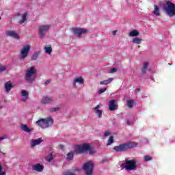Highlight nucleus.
Segmentation results:
<instances>
[{
	"label": "nucleus",
	"instance_id": "7c9ffc66",
	"mask_svg": "<svg viewBox=\"0 0 175 175\" xmlns=\"http://www.w3.org/2000/svg\"><path fill=\"white\" fill-rule=\"evenodd\" d=\"M114 143V139L113 138V136H111L109 139H108V142L107 143V146H110Z\"/></svg>",
	"mask_w": 175,
	"mask_h": 175
},
{
	"label": "nucleus",
	"instance_id": "bb28decb",
	"mask_svg": "<svg viewBox=\"0 0 175 175\" xmlns=\"http://www.w3.org/2000/svg\"><path fill=\"white\" fill-rule=\"evenodd\" d=\"M111 81H113V78H109L107 80H105V81H102L100 82V84L101 85H107V84H110V83H111Z\"/></svg>",
	"mask_w": 175,
	"mask_h": 175
},
{
	"label": "nucleus",
	"instance_id": "ddd939ff",
	"mask_svg": "<svg viewBox=\"0 0 175 175\" xmlns=\"http://www.w3.org/2000/svg\"><path fill=\"white\" fill-rule=\"evenodd\" d=\"M129 148V145L126 144H123L118 146H115L113 148V150H115V151H117L118 152H120L122 151H126V150H128Z\"/></svg>",
	"mask_w": 175,
	"mask_h": 175
},
{
	"label": "nucleus",
	"instance_id": "aec40b11",
	"mask_svg": "<svg viewBox=\"0 0 175 175\" xmlns=\"http://www.w3.org/2000/svg\"><path fill=\"white\" fill-rule=\"evenodd\" d=\"M100 106L97 105L94 108V111L98 116V118H102V110L100 109Z\"/></svg>",
	"mask_w": 175,
	"mask_h": 175
},
{
	"label": "nucleus",
	"instance_id": "f257e3e1",
	"mask_svg": "<svg viewBox=\"0 0 175 175\" xmlns=\"http://www.w3.org/2000/svg\"><path fill=\"white\" fill-rule=\"evenodd\" d=\"M87 151H89V154L90 155L96 153V150H95L94 147H92L90 144H83L81 145H76L75 146V152L77 154H84V152H87Z\"/></svg>",
	"mask_w": 175,
	"mask_h": 175
},
{
	"label": "nucleus",
	"instance_id": "a18cd8bd",
	"mask_svg": "<svg viewBox=\"0 0 175 175\" xmlns=\"http://www.w3.org/2000/svg\"><path fill=\"white\" fill-rule=\"evenodd\" d=\"M0 20H2V18H1V16H0Z\"/></svg>",
	"mask_w": 175,
	"mask_h": 175
},
{
	"label": "nucleus",
	"instance_id": "e433bc0d",
	"mask_svg": "<svg viewBox=\"0 0 175 175\" xmlns=\"http://www.w3.org/2000/svg\"><path fill=\"white\" fill-rule=\"evenodd\" d=\"M46 161H48V162H51V161H53V156H52V154H49L48 158H46Z\"/></svg>",
	"mask_w": 175,
	"mask_h": 175
},
{
	"label": "nucleus",
	"instance_id": "c85d7f7f",
	"mask_svg": "<svg viewBox=\"0 0 175 175\" xmlns=\"http://www.w3.org/2000/svg\"><path fill=\"white\" fill-rule=\"evenodd\" d=\"M40 53V52H35L33 55L31 56V60L32 61H36V59H38V57H39V54Z\"/></svg>",
	"mask_w": 175,
	"mask_h": 175
},
{
	"label": "nucleus",
	"instance_id": "4c0bfd02",
	"mask_svg": "<svg viewBox=\"0 0 175 175\" xmlns=\"http://www.w3.org/2000/svg\"><path fill=\"white\" fill-rule=\"evenodd\" d=\"M105 137H107L108 136H110V133L109 131H105L104 133Z\"/></svg>",
	"mask_w": 175,
	"mask_h": 175
},
{
	"label": "nucleus",
	"instance_id": "c9c22d12",
	"mask_svg": "<svg viewBox=\"0 0 175 175\" xmlns=\"http://www.w3.org/2000/svg\"><path fill=\"white\" fill-rule=\"evenodd\" d=\"M106 88H101L100 90H98V94H103V92H105L106 91Z\"/></svg>",
	"mask_w": 175,
	"mask_h": 175
},
{
	"label": "nucleus",
	"instance_id": "39448f33",
	"mask_svg": "<svg viewBox=\"0 0 175 175\" xmlns=\"http://www.w3.org/2000/svg\"><path fill=\"white\" fill-rule=\"evenodd\" d=\"M31 51V45L26 44L22 46L19 53L20 61H25L28 58L29 52Z\"/></svg>",
	"mask_w": 175,
	"mask_h": 175
},
{
	"label": "nucleus",
	"instance_id": "2f4dec72",
	"mask_svg": "<svg viewBox=\"0 0 175 175\" xmlns=\"http://www.w3.org/2000/svg\"><path fill=\"white\" fill-rule=\"evenodd\" d=\"M73 152H70L69 153H68L67 154V159L68 161H70L72 159H73Z\"/></svg>",
	"mask_w": 175,
	"mask_h": 175
},
{
	"label": "nucleus",
	"instance_id": "473e14b6",
	"mask_svg": "<svg viewBox=\"0 0 175 175\" xmlns=\"http://www.w3.org/2000/svg\"><path fill=\"white\" fill-rule=\"evenodd\" d=\"M6 68H8L6 66H0V73L5 72V70H6Z\"/></svg>",
	"mask_w": 175,
	"mask_h": 175
},
{
	"label": "nucleus",
	"instance_id": "37998d69",
	"mask_svg": "<svg viewBox=\"0 0 175 175\" xmlns=\"http://www.w3.org/2000/svg\"><path fill=\"white\" fill-rule=\"evenodd\" d=\"M49 83H50V81H46L45 82V84L47 85V84H49Z\"/></svg>",
	"mask_w": 175,
	"mask_h": 175
},
{
	"label": "nucleus",
	"instance_id": "9b49d317",
	"mask_svg": "<svg viewBox=\"0 0 175 175\" xmlns=\"http://www.w3.org/2000/svg\"><path fill=\"white\" fill-rule=\"evenodd\" d=\"M73 32L77 38H80L81 35H84V33H87L88 32V30L86 29H83V28H74L73 29Z\"/></svg>",
	"mask_w": 175,
	"mask_h": 175
},
{
	"label": "nucleus",
	"instance_id": "c756f323",
	"mask_svg": "<svg viewBox=\"0 0 175 175\" xmlns=\"http://www.w3.org/2000/svg\"><path fill=\"white\" fill-rule=\"evenodd\" d=\"M0 175H6V171L3 170V167H2V163L0 161Z\"/></svg>",
	"mask_w": 175,
	"mask_h": 175
},
{
	"label": "nucleus",
	"instance_id": "58836bf2",
	"mask_svg": "<svg viewBox=\"0 0 175 175\" xmlns=\"http://www.w3.org/2000/svg\"><path fill=\"white\" fill-rule=\"evenodd\" d=\"M116 72H117V68H112L109 71V73H116Z\"/></svg>",
	"mask_w": 175,
	"mask_h": 175
},
{
	"label": "nucleus",
	"instance_id": "20e7f679",
	"mask_svg": "<svg viewBox=\"0 0 175 175\" xmlns=\"http://www.w3.org/2000/svg\"><path fill=\"white\" fill-rule=\"evenodd\" d=\"M163 10L169 17H174L175 16V4L172 1H166L163 4Z\"/></svg>",
	"mask_w": 175,
	"mask_h": 175
},
{
	"label": "nucleus",
	"instance_id": "6ab92c4d",
	"mask_svg": "<svg viewBox=\"0 0 175 175\" xmlns=\"http://www.w3.org/2000/svg\"><path fill=\"white\" fill-rule=\"evenodd\" d=\"M41 143H43V139L42 138H38L31 141L30 144L31 147H36V146H39Z\"/></svg>",
	"mask_w": 175,
	"mask_h": 175
},
{
	"label": "nucleus",
	"instance_id": "ea45409f",
	"mask_svg": "<svg viewBox=\"0 0 175 175\" xmlns=\"http://www.w3.org/2000/svg\"><path fill=\"white\" fill-rule=\"evenodd\" d=\"M64 175H76L75 173L73 172H66Z\"/></svg>",
	"mask_w": 175,
	"mask_h": 175
},
{
	"label": "nucleus",
	"instance_id": "72a5a7b5",
	"mask_svg": "<svg viewBox=\"0 0 175 175\" xmlns=\"http://www.w3.org/2000/svg\"><path fill=\"white\" fill-rule=\"evenodd\" d=\"M152 159V157L148 156V155H146L144 156V161L146 162L148 161H151Z\"/></svg>",
	"mask_w": 175,
	"mask_h": 175
},
{
	"label": "nucleus",
	"instance_id": "dca6fc26",
	"mask_svg": "<svg viewBox=\"0 0 175 175\" xmlns=\"http://www.w3.org/2000/svg\"><path fill=\"white\" fill-rule=\"evenodd\" d=\"M109 109L111 111H114L118 109V104H117V100H111L109 103Z\"/></svg>",
	"mask_w": 175,
	"mask_h": 175
},
{
	"label": "nucleus",
	"instance_id": "2eb2a0df",
	"mask_svg": "<svg viewBox=\"0 0 175 175\" xmlns=\"http://www.w3.org/2000/svg\"><path fill=\"white\" fill-rule=\"evenodd\" d=\"M31 169L34 172H38V173H42V172H43V170H44V166H43L40 163H36L31 166Z\"/></svg>",
	"mask_w": 175,
	"mask_h": 175
},
{
	"label": "nucleus",
	"instance_id": "9d476101",
	"mask_svg": "<svg viewBox=\"0 0 175 175\" xmlns=\"http://www.w3.org/2000/svg\"><path fill=\"white\" fill-rule=\"evenodd\" d=\"M19 98L21 102H27L29 99V92L22 90Z\"/></svg>",
	"mask_w": 175,
	"mask_h": 175
},
{
	"label": "nucleus",
	"instance_id": "7ed1b4c3",
	"mask_svg": "<svg viewBox=\"0 0 175 175\" xmlns=\"http://www.w3.org/2000/svg\"><path fill=\"white\" fill-rule=\"evenodd\" d=\"M36 75H38L36 67L31 66L26 70L25 80H26L27 83H32L35 81Z\"/></svg>",
	"mask_w": 175,
	"mask_h": 175
},
{
	"label": "nucleus",
	"instance_id": "f8f14e48",
	"mask_svg": "<svg viewBox=\"0 0 175 175\" xmlns=\"http://www.w3.org/2000/svg\"><path fill=\"white\" fill-rule=\"evenodd\" d=\"M54 102V98L49 96H43L41 98V103L43 105H50Z\"/></svg>",
	"mask_w": 175,
	"mask_h": 175
},
{
	"label": "nucleus",
	"instance_id": "c03bdc74",
	"mask_svg": "<svg viewBox=\"0 0 175 175\" xmlns=\"http://www.w3.org/2000/svg\"><path fill=\"white\" fill-rule=\"evenodd\" d=\"M127 124H128V125H131V122L127 121Z\"/></svg>",
	"mask_w": 175,
	"mask_h": 175
},
{
	"label": "nucleus",
	"instance_id": "1a4fd4ad",
	"mask_svg": "<svg viewBox=\"0 0 175 175\" xmlns=\"http://www.w3.org/2000/svg\"><path fill=\"white\" fill-rule=\"evenodd\" d=\"M51 28V25H41L39 27L38 33L40 38H44L46 36V33H47V31Z\"/></svg>",
	"mask_w": 175,
	"mask_h": 175
},
{
	"label": "nucleus",
	"instance_id": "cd10ccee",
	"mask_svg": "<svg viewBox=\"0 0 175 175\" xmlns=\"http://www.w3.org/2000/svg\"><path fill=\"white\" fill-rule=\"evenodd\" d=\"M126 103V106H128L130 109L135 106V101H133V100H127Z\"/></svg>",
	"mask_w": 175,
	"mask_h": 175
},
{
	"label": "nucleus",
	"instance_id": "5701e85b",
	"mask_svg": "<svg viewBox=\"0 0 175 175\" xmlns=\"http://www.w3.org/2000/svg\"><path fill=\"white\" fill-rule=\"evenodd\" d=\"M152 13L153 14H154V16H157V17L161 16V11L159 10V7H158V5H154V10L152 11Z\"/></svg>",
	"mask_w": 175,
	"mask_h": 175
},
{
	"label": "nucleus",
	"instance_id": "0eeeda50",
	"mask_svg": "<svg viewBox=\"0 0 175 175\" xmlns=\"http://www.w3.org/2000/svg\"><path fill=\"white\" fill-rule=\"evenodd\" d=\"M83 170L85 172L86 175H92V172H94V162L88 161L85 163Z\"/></svg>",
	"mask_w": 175,
	"mask_h": 175
},
{
	"label": "nucleus",
	"instance_id": "a878e982",
	"mask_svg": "<svg viewBox=\"0 0 175 175\" xmlns=\"http://www.w3.org/2000/svg\"><path fill=\"white\" fill-rule=\"evenodd\" d=\"M148 69V62H144L142 68V73H146Z\"/></svg>",
	"mask_w": 175,
	"mask_h": 175
},
{
	"label": "nucleus",
	"instance_id": "f03ea898",
	"mask_svg": "<svg viewBox=\"0 0 175 175\" xmlns=\"http://www.w3.org/2000/svg\"><path fill=\"white\" fill-rule=\"evenodd\" d=\"M36 124L38 125V126L42 128V129H47V128H51V126H53V124H54V119H53L51 116L41 118L38 120Z\"/></svg>",
	"mask_w": 175,
	"mask_h": 175
},
{
	"label": "nucleus",
	"instance_id": "423d86ee",
	"mask_svg": "<svg viewBox=\"0 0 175 175\" xmlns=\"http://www.w3.org/2000/svg\"><path fill=\"white\" fill-rule=\"evenodd\" d=\"M124 167L127 172H131L137 169V164L135 160H126Z\"/></svg>",
	"mask_w": 175,
	"mask_h": 175
},
{
	"label": "nucleus",
	"instance_id": "4468645a",
	"mask_svg": "<svg viewBox=\"0 0 175 175\" xmlns=\"http://www.w3.org/2000/svg\"><path fill=\"white\" fill-rule=\"evenodd\" d=\"M5 35L6 36H10V38H13L14 39H17L18 40H19L20 39V35H18L17 32H16L14 30H9L5 31Z\"/></svg>",
	"mask_w": 175,
	"mask_h": 175
},
{
	"label": "nucleus",
	"instance_id": "6e6552de",
	"mask_svg": "<svg viewBox=\"0 0 175 175\" xmlns=\"http://www.w3.org/2000/svg\"><path fill=\"white\" fill-rule=\"evenodd\" d=\"M16 16L18 18V24L21 25L22 24H24L25 21H27V18H28V12H18Z\"/></svg>",
	"mask_w": 175,
	"mask_h": 175
},
{
	"label": "nucleus",
	"instance_id": "412c9836",
	"mask_svg": "<svg viewBox=\"0 0 175 175\" xmlns=\"http://www.w3.org/2000/svg\"><path fill=\"white\" fill-rule=\"evenodd\" d=\"M5 92H10V90L13 88V85L10 81L6 82L4 85Z\"/></svg>",
	"mask_w": 175,
	"mask_h": 175
},
{
	"label": "nucleus",
	"instance_id": "4be33fe9",
	"mask_svg": "<svg viewBox=\"0 0 175 175\" xmlns=\"http://www.w3.org/2000/svg\"><path fill=\"white\" fill-rule=\"evenodd\" d=\"M21 128L22 130H23L24 132H26L27 133H31V132L33 131V129H29L27 124H21Z\"/></svg>",
	"mask_w": 175,
	"mask_h": 175
},
{
	"label": "nucleus",
	"instance_id": "f3484780",
	"mask_svg": "<svg viewBox=\"0 0 175 175\" xmlns=\"http://www.w3.org/2000/svg\"><path fill=\"white\" fill-rule=\"evenodd\" d=\"M77 84H79V85H83V84H84V79H83V77H79L74 79V81H73L74 88H77Z\"/></svg>",
	"mask_w": 175,
	"mask_h": 175
},
{
	"label": "nucleus",
	"instance_id": "a211bd4d",
	"mask_svg": "<svg viewBox=\"0 0 175 175\" xmlns=\"http://www.w3.org/2000/svg\"><path fill=\"white\" fill-rule=\"evenodd\" d=\"M44 53L46 54V55H51L53 53V46H51V44L44 46Z\"/></svg>",
	"mask_w": 175,
	"mask_h": 175
},
{
	"label": "nucleus",
	"instance_id": "a19ab883",
	"mask_svg": "<svg viewBox=\"0 0 175 175\" xmlns=\"http://www.w3.org/2000/svg\"><path fill=\"white\" fill-rule=\"evenodd\" d=\"M2 140H5V137L0 136V142H2Z\"/></svg>",
	"mask_w": 175,
	"mask_h": 175
},
{
	"label": "nucleus",
	"instance_id": "f704fd0d",
	"mask_svg": "<svg viewBox=\"0 0 175 175\" xmlns=\"http://www.w3.org/2000/svg\"><path fill=\"white\" fill-rule=\"evenodd\" d=\"M58 110H59V108L58 107H55V108H51L49 111L51 113H54L55 111H58Z\"/></svg>",
	"mask_w": 175,
	"mask_h": 175
},
{
	"label": "nucleus",
	"instance_id": "b1692460",
	"mask_svg": "<svg viewBox=\"0 0 175 175\" xmlns=\"http://www.w3.org/2000/svg\"><path fill=\"white\" fill-rule=\"evenodd\" d=\"M142 42H143V39L139 37H135L132 40L133 44H142Z\"/></svg>",
	"mask_w": 175,
	"mask_h": 175
},
{
	"label": "nucleus",
	"instance_id": "79ce46f5",
	"mask_svg": "<svg viewBox=\"0 0 175 175\" xmlns=\"http://www.w3.org/2000/svg\"><path fill=\"white\" fill-rule=\"evenodd\" d=\"M117 33V31H112V35H116Z\"/></svg>",
	"mask_w": 175,
	"mask_h": 175
},
{
	"label": "nucleus",
	"instance_id": "393cba45",
	"mask_svg": "<svg viewBox=\"0 0 175 175\" xmlns=\"http://www.w3.org/2000/svg\"><path fill=\"white\" fill-rule=\"evenodd\" d=\"M139 31L137 29L132 30L129 33V36H131V38H137L139 36Z\"/></svg>",
	"mask_w": 175,
	"mask_h": 175
}]
</instances>
